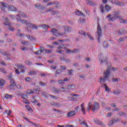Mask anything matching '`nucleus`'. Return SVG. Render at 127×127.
I'll return each mask as SVG.
<instances>
[{"mask_svg":"<svg viewBox=\"0 0 127 127\" xmlns=\"http://www.w3.org/2000/svg\"><path fill=\"white\" fill-rule=\"evenodd\" d=\"M0 64H1V65H3V66H5V65H6L4 61H0Z\"/></svg>","mask_w":127,"mask_h":127,"instance_id":"47","label":"nucleus"},{"mask_svg":"<svg viewBox=\"0 0 127 127\" xmlns=\"http://www.w3.org/2000/svg\"><path fill=\"white\" fill-rule=\"evenodd\" d=\"M40 27H42V28H44V29H47L48 27H49V26H47L46 24H43L41 25Z\"/></svg>","mask_w":127,"mask_h":127,"instance_id":"33","label":"nucleus"},{"mask_svg":"<svg viewBox=\"0 0 127 127\" xmlns=\"http://www.w3.org/2000/svg\"><path fill=\"white\" fill-rule=\"evenodd\" d=\"M58 83H59V84H65V82L64 80V79H59L58 81Z\"/></svg>","mask_w":127,"mask_h":127,"instance_id":"40","label":"nucleus"},{"mask_svg":"<svg viewBox=\"0 0 127 127\" xmlns=\"http://www.w3.org/2000/svg\"><path fill=\"white\" fill-rule=\"evenodd\" d=\"M97 35L98 36V43H100V39L101 38L103 35L102 34V28L99 24L97 26Z\"/></svg>","mask_w":127,"mask_h":127,"instance_id":"7","label":"nucleus"},{"mask_svg":"<svg viewBox=\"0 0 127 127\" xmlns=\"http://www.w3.org/2000/svg\"><path fill=\"white\" fill-rule=\"evenodd\" d=\"M102 2L104 4H106V3H107V2H108V0H102Z\"/></svg>","mask_w":127,"mask_h":127,"instance_id":"64","label":"nucleus"},{"mask_svg":"<svg viewBox=\"0 0 127 127\" xmlns=\"http://www.w3.org/2000/svg\"><path fill=\"white\" fill-rule=\"evenodd\" d=\"M40 53H43V52H44V51L45 50V49H44V47H40Z\"/></svg>","mask_w":127,"mask_h":127,"instance_id":"42","label":"nucleus"},{"mask_svg":"<svg viewBox=\"0 0 127 127\" xmlns=\"http://www.w3.org/2000/svg\"><path fill=\"white\" fill-rule=\"evenodd\" d=\"M84 21H86V20H85V19H83L82 20V19L79 18V20H78V22H79V23L84 22Z\"/></svg>","mask_w":127,"mask_h":127,"instance_id":"44","label":"nucleus"},{"mask_svg":"<svg viewBox=\"0 0 127 127\" xmlns=\"http://www.w3.org/2000/svg\"><path fill=\"white\" fill-rule=\"evenodd\" d=\"M119 35H124L125 34V30L122 29L119 31Z\"/></svg>","mask_w":127,"mask_h":127,"instance_id":"32","label":"nucleus"},{"mask_svg":"<svg viewBox=\"0 0 127 127\" xmlns=\"http://www.w3.org/2000/svg\"><path fill=\"white\" fill-rule=\"evenodd\" d=\"M119 78H113V82H119Z\"/></svg>","mask_w":127,"mask_h":127,"instance_id":"57","label":"nucleus"},{"mask_svg":"<svg viewBox=\"0 0 127 127\" xmlns=\"http://www.w3.org/2000/svg\"><path fill=\"white\" fill-rule=\"evenodd\" d=\"M8 78L9 80H10V82L11 81V80H13L12 79V73H10L9 76H8Z\"/></svg>","mask_w":127,"mask_h":127,"instance_id":"45","label":"nucleus"},{"mask_svg":"<svg viewBox=\"0 0 127 127\" xmlns=\"http://www.w3.org/2000/svg\"><path fill=\"white\" fill-rule=\"evenodd\" d=\"M114 4H115V5H117V6H124L125 5V4L123 2H120L119 1L117 0H114Z\"/></svg>","mask_w":127,"mask_h":127,"instance_id":"16","label":"nucleus"},{"mask_svg":"<svg viewBox=\"0 0 127 127\" xmlns=\"http://www.w3.org/2000/svg\"><path fill=\"white\" fill-rule=\"evenodd\" d=\"M0 53H1L2 55H3L6 60H9V57H8V54H6V53H4L3 51L1 50H0Z\"/></svg>","mask_w":127,"mask_h":127,"instance_id":"12","label":"nucleus"},{"mask_svg":"<svg viewBox=\"0 0 127 127\" xmlns=\"http://www.w3.org/2000/svg\"><path fill=\"white\" fill-rule=\"evenodd\" d=\"M76 113H75V111H73L68 112L67 114V118H71V117H74Z\"/></svg>","mask_w":127,"mask_h":127,"instance_id":"14","label":"nucleus"},{"mask_svg":"<svg viewBox=\"0 0 127 127\" xmlns=\"http://www.w3.org/2000/svg\"><path fill=\"white\" fill-rule=\"evenodd\" d=\"M76 15H78L79 16H81V15H82V16L85 17V15L83 14L80 10H77L76 12H75Z\"/></svg>","mask_w":127,"mask_h":127,"instance_id":"25","label":"nucleus"},{"mask_svg":"<svg viewBox=\"0 0 127 127\" xmlns=\"http://www.w3.org/2000/svg\"><path fill=\"white\" fill-rule=\"evenodd\" d=\"M63 71L60 69H58L55 72V77H58L60 74L62 73Z\"/></svg>","mask_w":127,"mask_h":127,"instance_id":"22","label":"nucleus"},{"mask_svg":"<svg viewBox=\"0 0 127 127\" xmlns=\"http://www.w3.org/2000/svg\"><path fill=\"white\" fill-rule=\"evenodd\" d=\"M0 8L1 10L3 11V12H5V10L8 7V5L4 2H0Z\"/></svg>","mask_w":127,"mask_h":127,"instance_id":"8","label":"nucleus"},{"mask_svg":"<svg viewBox=\"0 0 127 127\" xmlns=\"http://www.w3.org/2000/svg\"><path fill=\"white\" fill-rule=\"evenodd\" d=\"M110 69H111V67L107 69V70L104 73V78L102 77L100 79L101 83H105V82L107 81V79H109V75L111 74V72H110Z\"/></svg>","mask_w":127,"mask_h":127,"instance_id":"6","label":"nucleus"},{"mask_svg":"<svg viewBox=\"0 0 127 127\" xmlns=\"http://www.w3.org/2000/svg\"><path fill=\"white\" fill-rule=\"evenodd\" d=\"M23 119L26 121V122H28V123H30V121H29V119L27 117H23Z\"/></svg>","mask_w":127,"mask_h":127,"instance_id":"53","label":"nucleus"},{"mask_svg":"<svg viewBox=\"0 0 127 127\" xmlns=\"http://www.w3.org/2000/svg\"><path fill=\"white\" fill-rule=\"evenodd\" d=\"M23 102L25 103V104H29V101L27 99H23Z\"/></svg>","mask_w":127,"mask_h":127,"instance_id":"46","label":"nucleus"},{"mask_svg":"<svg viewBox=\"0 0 127 127\" xmlns=\"http://www.w3.org/2000/svg\"><path fill=\"white\" fill-rule=\"evenodd\" d=\"M86 2L87 4L90 5V6H96V5H97V4H96V3L93 1H91V0H86Z\"/></svg>","mask_w":127,"mask_h":127,"instance_id":"13","label":"nucleus"},{"mask_svg":"<svg viewBox=\"0 0 127 127\" xmlns=\"http://www.w3.org/2000/svg\"><path fill=\"white\" fill-rule=\"evenodd\" d=\"M38 89L33 88V89H28L27 90V94H32L34 93V92H37Z\"/></svg>","mask_w":127,"mask_h":127,"instance_id":"17","label":"nucleus"},{"mask_svg":"<svg viewBox=\"0 0 127 127\" xmlns=\"http://www.w3.org/2000/svg\"><path fill=\"white\" fill-rule=\"evenodd\" d=\"M92 105H93V103L92 102H89L87 106V109L88 111H90L92 108Z\"/></svg>","mask_w":127,"mask_h":127,"instance_id":"29","label":"nucleus"},{"mask_svg":"<svg viewBox=\"0 0 127 127\" xmlns=\"http://www.w3.org/2000/svg\"><path fill=\"white\" fill-rule=\"evenodd\" d=\"M8 9L10 10V11H16V10H17V9H16V8H15L13 5L9 6Z\"/></svg>","mask_w":127,"mask_h":127,"instance_id":"20","label":"nucleus"},{"mask_svg":"<svg viewBox=\"0 0 127 127\" xmlns=\"http://www.w3.org/2000/svg\"><path fill=\"white\" fill-rule=\"evenodd\" d=\"M41 5L39 3H37L35 4V7L38 8V7H41Z\"/></svg>","mask_w":127,"mask_h":127,"instance_id":"51","label":"nucleus"},{"mask_svg":"<svg viewBox=\"0 0 127 127\" xmlns=\"http://www.w3.org/2000/svg\"><path fill=\"white\" fill-rule=\"evenodd\" d=\"M120 13H121L120 11H114L113 13V16L112 14H109L106 16V18H109L108 21H115L116 19H121V20H123L122 16L120 15Z\"/></svg>","mask_w":127,"mask_h":127,"instance_id":"2","label":"nucleus"},{"mask_svg":"<svg viewBox=\"0 0 127 127\" xmlns=\"http://www.w3.org/2000/svg\"><path fill=\"white\" fill-rule=\"evenodd\" d=\"M100 109V106H99V102L95 103L94 104L93 107H92V111L95 112L96 110H99Z\"/></svg>","mask_w":127,"mask_h":127,"instance_id":"11","label":"nucleus"},{"mask_svg":"<svg viewBox=\"0 0 127 127\" xmlns=\"http://www.w3.org/2000/svg\"><path fill=\"white\" fill-rule=\"evenodd\" d=\"M100 12H102V13H104L105 12V9H104L103 5L102 4L100 5Z\"/></svg>","mask_w":127,"mask_h":127,"instance_id":"28","label":"nucleus"},{"mask_svg":"<svg viewBox=\"0 0 127 127\" xmlns=\"http://www.w3.org/2000/svg\"><path fill=\"white\" fill-rule=\"evenodd\" d=\"M5 113L7 115V116H10V114H11V111L6 110L5 111Z\"/></svg>","mask_w":127,"mask_h":127,"instance_id":"41","label":"nucleus"},{"mask_svg":"<svg viewBox=\"0 0 127 127\" xmlns=\"http://www.w3.org/2000/svg\"><path fill=\"white\" fill-rule=\"evenodd\" d=\"M103 46L104 48H108V47H109V44H108V42H104Z\"/></svg>","mask_w":127,"mask_h":127,"instance_id":"31","label":"nucleus"},{"mask_svg":"<svg viewBox=\"0 0 127 127\" xmlns=\"http://www.w3.org/2000/svg\"><path fill=\"white\" fill-rule=\"evenodd\" d=\"M61 69L62 70H66V66H61Z\"/></svg>","mask_w":127,"mask_h":127,"instance_id":"60","label":"nucleus"},{"mask_svg":"<svg viewBox=\"0 0 127 127\" xmlns=\"http://www.w3.org/2000/svg\"><path fill=\"white\" fill-rule=\"evenodd\" d=\"M13 96L11 95H9L8 94H5L4 98L6 99V100H9V99H12Z\"/></svg>","mask_w":127,"mask_h":127,"instance_id":"24","label":"nucleus"},{"mask_svg":"<svg viewBox=\"0 0 127 127\" xmlns=\"http://www.w3.org/2000/svg\"><path fill=\"white\" fill-rule=\"evenodd\" d=\"M46 74H45V73L43 72V73H40V76H41V77H45V76H46Z\"/></svg>","mask_w":127,"mask_h":127,"instance_id":"49","label":"nucleus"},{"mask_svg":"<svg viewBox=\"0 0 127 127\" xmlns=\"http://www.w3.org/2000/svg\"><path fill=\"white\" fill-rule=\"evenodd\" d=\"M80 108L81 109V112H82L83 115H86V110H85V107H84V103H82L81 104Z\"/></svg>","mask_w":127,"mask_h":127,"instance_id":"21","label":"nucleus"},{"mask_svg":"<svg viewBox=\"0 0 127 127\" xmlns=\"http://www.w3.org/2000/svg\"><path fill=\"white\" fill-rule=\"evenodd\" d=\"M112 115H113V114L112 113H111V112L107 113V118L111 117Z\"/></svg>","mask_w":127,"mask_h":127,"instance_id":"52","label":"nucleus"},{"mask_svg":"<svg viewBox=\"0 0 127 127\" xmlns=\"http://www.w3.org/2000/svg\"><path fill=\"white\" fill-rule=\"evenodd\" d=\"M73 73H74V70L73 69H71V70H68V74H69V76L73 75Z\"/></svg>","mask_w":127,"mask_h":127,"instance_id":"35","label":"nucleus"},{"mask_svg":"<svg viewBox=\"0 0 127 127\" xmlns=\"http://www.w3.org/2000/svg\"><path fill=\"white\" fill-rule=\"evenodd\" d=\"M63 28L64 30V32H58V30L56 29H52L51 31L54 36H57V37H61V36H64L65 37V36H66V34L69 33V32L71 31V28L67 26L64 27Z\"/></svg>","mask_w":127,"mask_h":127,"instance_id":"1","label":"nucleus"},{"mask_svg":"<svg viewBox=\"0 0 127 127\" xmlns=\"http://www.w3.org/2000/svg\"><path fill=\"white\" fill-rule=\"evenodd\" d=\"M73 88H75V86H74V85H68L67 86V89L69 90H72Z\"/></svg>","mask_w":127,"mask_h":127,"instance_id":"34","label":"nucleus"},{"mask_svg":"<svg viewBox=\"0 0 127 127\" xmlns=\"http://www.w3.org/2000/svg\"><path fill=\"white\" fill-rule=\"evenodd\" d=\"M31 80V79L29 77H27L25 78V81H26L27 82H30Z\"/></svg>","mask_w":127,"mask_h":127,"instance_id":"56","label":"nucleus"},{"mask_svg":"<svg viewBox=\"0 0 127 127\" xmlns=\"http://www.w3.org/2000/svg\"><path fill=\"white\" fill-rule=\"evenodd\" d=\"M53 4H55V2L54 1H51L49 3L47 4V6H49L51 5H53Z\"/></svg>","mask_w":127,"mask_h":127,"instance_id":"37","label":"nucleus"},{"mask_svg":"<svg viewBox=\"0 0 127 127\" xmlns=\"http://www.w3.org/2000/svg\"><path fill=\"white\" fill-rule=\"evenodd\" d=\"M104 9L106 12H110V11H111V9H112V7L109 6V5H106L104 6Z\"/></svg>","mask_w":127,"mask_h":127,"instance_id":"19","label":"nucleus"},{"mask_svg":"<svg viewBox=\"0 0 127 127\" xmlns=\"http://www.w3.org/2000/svg\"><path fill=\"white\" fill-rule=\"evenodd\" d=\"M17 18H16V20L18 22L20 21L22 24H26L27 25L29 26L30 28H32V29H36V30L38 29V27H37L36 25L34 24H32L30 22L27 23L28 22L27 20H24L23 19H21L20 18V16L19 15V14L17 15Z\"/></svg>","mask_w":127,"mask_h":127,"instance_id":"3","label":"nucleus"},{"mask_svg":"<svg viewBox=\"0 0 127 127\" xmlns=\"http://www.w3.org/2000/svg\"><path fill=\"white\" fill-rule=\"evenodd\" d=\"M4 86V80L2 79H0V87H3Z\"/></svg>","mask_w":127,"mask_h":127,"instance_id":"27","label":"nucleus"},{"mask_svg":"<svg viewBox=\"0 0 127 127\" xmlns=\"http://www.w3.org/2000/svg\"><path fill=\"white\" fill-rule=\"evenodd\" d=\"M19 13L20 18V17H22L23 18H26V17H27V16H26L25 13L21 11H20Z\"/></svg>","mask_w":127,"mask_h":127,"instance_id":"23","label":"nucleus"},{"mask_svg":"<svg viewBox=\"0 0 127 127\" xmlns=\"http://www.w3.org/2000/svg\"><path fill=\"white\" fill-rule=\"evenodd\" d=\"M2 20H3V21H5V22L4 23V25L8 26L7 28L8 29H9V30H10V31H14V30H15V28L10 27V23H9V21L7 17L5 18L2 17Z\"/></svg>","mask_w":127,"mask_h":127,"instance_id":"5","label":"nucleus"},{"mask_svg":"<svg viewBox=\"0 0 127 127\" xmlns=\"http://www.w3.org/2000/svg\"><path fill=\"white\" fill-rule=\"evenodd\" d=\"M26 37L28 38V39H30V40H34V38H33L32 36L29 35H26Z\"/></svg>","mask_w":127,"mask_h":127,"instance_id":"36","label":"nucleus"},{"mask_svg":"<svg viewBox=\"0 0 127 127\" xmlns=\"http://www.w3.org/2000/svg\"><path fill=\"white\" fill-rule=\"evenodd\" d=\"M113 124H114V120H112L111 121H110L109 122V125L110 127H111V126H112Z\"/></svg>","mask_w":127,"mask_h":127,"instance_id":"54","label":"nucleus"},{"mask_svg":"<svg viewBox=\"0 0 127 127\" xmlns=\"http://www.w3.org/2000/svg\"><path fill=\"white\" fill-rule=\"evenodd\" d=\"M29 75H37V72L35 71H32L28 73Z\"/></svg>","mask_w":127,"mask_h":127,"instance_id":"30","label":"nucleus"},{"mask_svg":"<svg viewBox=\"0 0 127 127\" xmlns=\"http://www.w3.org/2000/svg\"><path fill=\"white\" fill-rule=\"evenodd\" d=\"M16 67H14V69L15 70V74L18 75V74H20L21 73H25V66L22 64H17L15 65ZM19 70H20V72Z\"/></svg>","mask_w":127,"mask_h":127,"instance_id":"4","label":"nucleus"},{"mask_svg":"<svg viewBox=\"0 0 127 127\" xmlns=\"http://www.w3.org/2000/svg\"><path fill=\"white\" fill-rule=\"evenodd\" d=\"M119 42H123L124 41V38H120L119 39Z\"/></svg>","mask_w":127,"mask_h":127,"instance_id":"63","label":"nucleus"},{"mask_svg":"<svg viewBox=\"0 0 127 127\" xmlns=\"http://www.w3.org/2000/svg\"><path fill=\"white\" fill-rule=\"evenodd\" d=\"M26 109H27V110L28 111H29V112H30L31 111H32V109L31 108H30V107L28 105L26 106Z\"/></svg>","mask_w":127,"mask_h":127,"instance_id":"43","label":"nucleus"},{"mask_svg":"<svg viewBox=\"0 0 127 127\" xmlns=\"http://www.w3.org/2000/svg\"><path fill=\"white\" fill-rule=\"evenodd\" d=\"M39 85H40V86H46V83H43V82L40 81L39 82Z\"/></svg>","mask_w":127,"mask_h":127,"instance_id":"50","label":"nucleus"},{"mask_svg":"<svg viewBox=\"0 0 127 127\" xmlns=\"http://www.w3.org/2000/svg\"><path fill=\"white\" fill-rule=\"evenodd\" d=\"M10 85L9 86V87L10 88V90H13L14 89V87H15V82H14V80H12L10 81Z\"/></svg>","mask_w":127,"mask_h":127,"instance_id":"15","label":"nucleus"},{"mask_svg":"<svg viewBox=\"0 0 127 127\" xmlns=\"http://www.w3.org/2000/svg\"><path fill=\"white\" fill-rule=\"evenodd\" d=\"M25 63L29 66H31V65H32V63L30 62L29 61H26Z\"/></svg>","mask_w":127,"mask_h":127,"instance_id":"39","label":"nucleus"},{"mask_svg":"<svg viewBox=\"0 0 127 127\" xmlns=\"http://www.w3.org/2000/svg\"><path fill=\"white\" fill-rule=\"evenodd\" d=\"M63 52H64V51L61 50L59 51H57L56 52V53H59V54H62V53H63Z\"/></svg>","mask_w":127,"mask_h":127,"instance_id":"48","label":"nucleus"},{"mask_svg":"<svg viewBox=\"0 0 127 127\" xmlns=\"http://www.w3.org/2000/svg\"><path fill=\"white\" fill-rule=\"evenodd\" d=\"M65 51L66 52V53H78L79 52V49H73L72 51L69 50V49H67L65 50Z\"/></svg>","mask_w":127,"mask_h":127,"instance_id":"10","label":"nucleus"},{"mask_svg":"<svg viewBox=\"0 0 127 127\" xmlns=\"http://www.w3.org/2000/svg\"><path fill=\"white\" fill-rule=\"evenodd\" d=\"M41 94H42V96L45 97V99H47V98H48V97H49V94L47 93L46 92H42Z\"/></svg>","mask_w":127,"mask_h":127,"instance_id":"26","label":"nucleus"},{"mask_svg":"<svg viewBox=\"0 0 127 127\" xmlns=\"http://www.w3.org/2000/svg\"><path fill=\"white\" fill-rule=\"evenodd\" d=\"M85 60L87 62H90V61H91V59H90L89 58H85Z\"/></svg>","mask_w":127,"mask_h":127,"instance_id":"55","label":"nucleus"},{"mask_svg":"<svg viewBox=\"0 0 127 127\" xmlns=\"http://www.w3.org/2000/svg\"><path fill=\"white\" fill-rule=\"evenodd\" d=\"M44 51L46 53H52L53 51L52 50L45 49Z\"/></svg>","mask_w":127,"mask_h":127,"instance_id":"38","label":"nucleus"},{"mask_svg":"<svg viewBox=\"0 0 127 127\" xmlns=\"http://www.w3.org/2000/svg\"><path fill=\"white\" fill-rule=\"evenodd\" d=\"M126 113L124 112H120V113L118 114V116H124V115H125Z\"/></svg>","mask_w":127,"mask_h":127,"instance_id":"59","label":"nucleus"},{"mask_svg":"<svg viewBox=\"0 0 127 127\" xmlns=\"http://www.w3.org/2000/svg\"><path fill=\"white\" fill-rule=\"evenodd\" d=\"M80 34L81 35H83V36H88L89 38L90 39V40H94V38H93V37L91 36V35L89 34V33H86L85 32H83L81 31L80 32H79Z\"/></svg>","mask_w":127,"mask_h":127,"instance_id":"9","label":"nucleus"},{"mask_svg":"<svg viewBox=\"0 0 127 127\" xmlns=\"http://www.w3.org/2000/svg\"><path fill=\"white\" fill-rule=\"evenodd\" d=\"M102 86L103 87H105V91L107 93H110V91H111V88L108 87V85L107 84H103Z\"/></svg>","mask_w":127,"mask_h":127,"instance_id":"18","label":"nucleus"},{"mask_svg":"<svg viewBox=\"0 0 127 127\" xmlns=\"http://www.w3.org/2000/svg\"><path fill=\"white\" fill-rule=\"evenodd\" d=\"M34 53L35 54H37V55L41 54V53H40V51H38L37 52H35Z\"/></svg>","mask_w":127,"mask_h":127,"instance_id":"62","label":"nucleus"},{"mask_svg":"<svg viewBox=\"0 0 127 127\" xmlns=\"http://www.w3.org/2000/svg\"><path fill=\"white\" fill-rule=\"evenodd\" d=\"M54 91L57 94H59V90H58V89H57V88H55Z\"/></svg>","mask_w":127,"mask_h":127,"instance_id":"58","label":"nucleus"},{"mask_svg":"<svg viewBox=\"0 0 127 127\" xmlns=\"http://www.w3.org/2000/svg\"><path fill=\"white\" fill-rule=\"evenodd\" d=\"M0 71H1V72H2V73H5V71L4 70V68H0Z\"/></svg>","mask_w":127,"mask_h":127,"instance_id":"61","label":"nucleus"}]
</instances>
